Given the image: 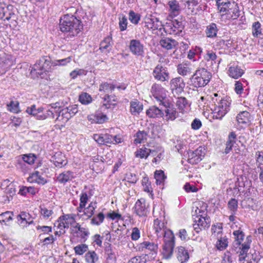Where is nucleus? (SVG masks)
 <instances>
[{
  "label": "nucleus",
  "instance_id": "f257e3e1",
  "mask_svg": "<svg viewBox=\"0 0 263 263\" xmlns=\"http://www.w3.org/2000/svg\"><path fill=\"white\" fill-rule=\"evenodd\" d=\"M59 26L61 31L67 33V36L70 37L77 36L83 29L81 21L74 15L69 14L61 18Z\"/></svg>",
  "mask_w": 263,
  "mask_h": 263
},
{
  "label": "nucleus",
  "instance_id": "f03ea898",
  "mask_svg": "<svg viewBox=\"0 0 263 263\" xmlns=\"http://www.w3.org/2000/svg\"><path fill=\"white\" fill-rule=\"evenodd\" d=\"M212 74L204 68H198L191 78L193 85L195 87L205 86L210 81Z\"/></svg>",
  "mask_w": 263,
  "mask_h": 263
},
{
  "label": "nucleus",
  "instance_id": "7ed1b4c3",
  "mask_svg": "<svg viewBox=\"0 0 263 263\" xmlns=\"http://www.w3.org/2000/svg\"><path fill=\"white\" fill-rule=\"evenodd\" d=\"M155 98L159 103V105L162 106L164 108H162L163 112H164L165 118L166 121H173L177 117V112L173 104L170 102L169 100L165 97L159 96L157 95H154Z\"/></svg>",
  "mask_w": 263,
  "mask_h": 263
},
{
  "label": "nucleus",
  "instance_id": "20e7f679",
  "mask_svg": "<svg viewBox=\"0 0 263 263\" xmlns=\"http://www.w3.org/2000/svg\"><path fill=\"white\" fill-rule=\"evenodd\" d=\"M222 223H219L217 225L213 226L211 229L212 236L217 237V241L216 242V248L218 250L222 251L226 249L228 245L227 238L225 236L222 237Z\"/></svg>",
  "mask_w": 263,
  "mask_h": 263
},
{
  "label": "nucleus",
  "instance_id": "39448f33",
  "mask_svg": "<svg viewBox=\"0 0 263 263\" xmlns=\"http://www.w3.org/2000/svg\"><path fill=\"white\" fill-rule=\"evenodd\" d=\"M164 245L163 247V255L165 259H169L172 256L174 248V236L172 231L165 233Z\"/></svg>",
  "mask_w": 263,
  "mask_h": 263
},
{
  "label": "nucleus",
  "instance_id": "423d86ee",
  "mask_svg": "<svg viewBox=\"0 0 263 263\" xmlns=\"http://www.w3.org/2000/svg\"><path fill=\"white\" fill-rule=\"evenodd\" d=\"M52 61L50 57L43 56L36 61L31 72H32L37 70L50 71L52 66Z\"/></svg>",
  "mask_w": 263,
  "mask_h": 263
},
{
  "label": "nucleus",
  "instance_id": "0eeeda50",
  "mask_svg": "<svg viewBox=\"0 0 263 263\" xmlns=\"http://www.w3.org/2000/svg\"><path fill=\"white\" fill-rule=\"evenodd\" d=\"M183 29L182 23L177 20H174L170 22L166 23L164 31L171 34L179 35Z\"/></svg>",
  "mask_w": 263,
  "mask_h": 263
},
{
  "label": "nucleus",
  "instance_id": "6e6552de",
  "mask_svg": "<svg viewBox=\"0 0 263 263\" xmlns=\"http://www.w3.org/2000/svg\"><path fill=\"white\" fill-rule=\"evenodd\" d=\"M153 75L155 79L161 82L168 81L170 79L169 73L166 68L161 65H158L155 67Z\"/></svg>",
  "mask_w": 263,
  "mask_h": 263
},
{
  "label": "nucleus",
  "instance_id": "1a4fd4ad",
  "mask_svg": "<svg viewBox=\"0 0 263 263\" xmlns=\"http://www.w3.org/2000/svg\"><path fill=\"white\" fill-rule=\"evenodd\" d=\"M170 85L173 93L179 95L183 91L185 83L181 77H177L171 81Z\"/></svg>",
  "mask_w": 263,
  "mask_h": 263
},
{
  "label": "nucleus",
  "instance_id": "9d476101",
  "mask_svg": "<svg viewBox=\"0 0 263 263\" xmlns=\"http://www.w3.org/2000/svg\"><path fill=\"white\" fill-rule=\"evenodd\" d=\"M203 148L199 147L194 151L189 153L188 162L192 164L199 163L204 156V153L202 152Z\"/></svg>",
  "mask_w": 263,
  "mask_h": 263
},
{
  "label": "nucleus",
  "instance_id": "9b49d317",
  "mask_svg": "<svg viewBox=\"0 0 263 263\" xmlns=\"http://www.w3.org/2000/svg\"><path fill=\"white\" fill-rule=\"evenodd\" d=\"M145 27L148 29H152L153 30H161V29H163V28H164V26L162 24V22L159 21L158 18L155 16L147 18L145 20Z\"/></svg>",
  "mask_w": 263,
  "mask_h": 263
},
{
  "label": "nucleus",
  "instance_id": "f8f14e48",
  "mask_svg": "<svg viewBox=\"0 0 263 263\" xmlns=\"http://www.w3.org/2000/svg\"><path fill=\"white\" fill-rule=\"evenodd\" d=\"M129 49L130 51L136 55H141L144 52L143 45L137 40H132L130 41Z\"/></svg>",
  "mask_w": 263,
  "mask_h": 263
},
{
  "label": "nucleus",
  "instance_id": "ddd939ff",
  "mask_svg": "<svg viewBox=\"0 0 263 263\" xmlns=\"http://www.w3.org/2000/svg\"><path fill=\"white\" fill-rule=\"evenodd\" d=\"M135 213L139 216H145L147 213V210L145 208L144 200L141 199L137 200L134 206Z\"/></svg>",
  "mask_w": 263,
  "mask_h": 263
},
{
  "label": "nucleus",
  "instance_id": "4468645a",
  "mask_svg": "<svg viewBox=\"0 0 263 263\" xmlns=\"http://www.w3.org/2000/svg\"><path fill=\"white\" fill-rule=\"evenodd\" d=\"M52 158L54 165L60 168L66 165L68 163L66 157L61 152L56 153Z\"/></svg>",
  "mask_w": 263,
  "mask_h": 263
},
{
  "label": "nucleus",
  "instance_id": "2eb2a0df",
  "mask_svg": "<svg viewBox=\"0 0 263 263\" xmlns=\"http://www.w3.org/2000/svg\"><path fill=\"white\" fill-rule=\"evenodd\" d=\"M13 64V60L10 55L0 58V69L4 72L8 70Z\"/></svg>",
  "mask_w": 263,
  "mask_h": 263
},
{
  "label": "nucleus",
  "instance_id": "dca6fc26",
  "mask_svg": "<svg viewBox=\"0 0 263 263\" xmlns=\"http://www.w3.org/2000/svg\"><path fill=\"white\" fill-rule=\"evenodd\" d=\"M16 9H15L12 5H8L5 7V13L4 21H16L17 19V15L15 12Z\"/></svg>",
  "mask_w": 263,
  "mask_h": 263
},
{
  "label": "nucleus",
  "instance_id": "f3484780",
  "mask_svg": "<svg viewBox=\"0 0 263 263\" xmlns=\"http://www.w3.org/2000/svg\"><path fill=\"white\" fill-rule=\"evenodd\" d=\"M74 178V173L70 171H67L60 174L57 179L59 182L65 184L66 182L71 181Z\"/></svg>",
  "mask_w": 263,
  "mask_h": 263
},
{
  "label": "nucleus",
  "instance_id": "a211bd4d",
  "mask_svg": "<svg viewBox=\"0 0 263 263\" xmlns=\"http://www.w3.org/2000/svg\"><path fill=\"white\" fill-rule=\"evenodd\" d=\"M146 115L149 118H159L164 115L162 111V108H159L156 106L150 107L146 111Z\"/></svg>",
  "mask_w": 263,
  "mask_h": 263
},
{
  "label": "nucleus",
  "instance_id": "6ab92c4d",
  "mask_svg": "<svg viewBox=\"0 0 263 263\" xmlns=\"http://www.w3.org/2000/svg\"><path fill=\"white\" fill-rule=\"evenodd\" d=\"M164 223H162L160 220L158 219H156L154 221V230H155V233L157 235V236L159 237L161 236H164L165 235V233H167L164 229Z\"/></svg>",
  "mask_w": 263,
  "mask_h": 263
},
{
  "label": "nucleus",
  "instance_id": "aec40b11",
  "mask_svg": "<svg viewBox=\"0 0 263 263\" xmlns=\"http://www.w3.org/2000/svg\"><path fill=\"white\" fill-rule=\"evenodd\" d=\"M140 248L142 250L146 249L152 252V255L155 256L157 253L158 246V245L152 242L144 241L140 244Z\"/></svg>",
  "mask_w": 263,
  "mask_h": 263
},
{
  "label": "nucleus",
  "instance_id": "412c9836",
  "mask_svg": "<svg viewBox=\"0 0 263 263\" xmlns=\"http://www.w3.org/2000/svg\"><path fill=\"white\" fill-rule=\"evenodd\" d=\"M160 44L167 50L173 49L177 45V42L174 39L164 37L160 41Z\"/></svg>",
  "mask_w": 263,
  "mask_h": 263
},
{
  "label": "nucleus",
  "instance_id": "4be33fe9",
  "mask_svg": "<svg viewBox=\"0 0 263 263\" xmlns=\"http://www.w3.org/2000/svg\"><path fill=\"white\" fill-rule=\"evenodd\" d=\"M229 76L235 79H238L243 74V70L241 69L238 66H231L229 67Z\"/></svg>",
  "mask_w": 263,
  "mask_h": 263
},
{
  "label": "nucleus",
  "instance_id": "5701e85b",
  "mask_svg": "<svg viewBox=\"0 0 263 263\" xmlns=\"http://www.w3.org/2000/svg\"><path fill=\"white\" fill-rule=\"evenodd\" d=\"M236 119L239 124L247 125L250 122V114L247 111H241L237 115Z\"/></svg>",
  "mask_w": 263,
  "mask_h": 263
},
{
  "label": "nucleus",
  "instance_id": "b1692460",
  "mask_svg": "<svg viewBox=\"0 0 263 263\" xmlns=\"http://www.w3.org/2000/svg\"><path fill=\"white\" fill-rule=\"evenodd\" d=\"M177 258L181 263H184L189 259V252L183 247H178Z\"/></svg>",
  "mask_w": 263,
  "mask_h": 263
},
{
  "label": "nucleus",
  "instance_id": "393cba45",
  "mask_svg": "<svg viewBox=\"0 0 263 263\" xmlns=\"http://www.w3.org/2000/svg\"><path fill=\"white\" fill-rule=\"evenodd\" d=\"M168 5L170 7L171 15L174 16H177L181 11V8L178 2L176 0H172L168 2Z\"/></svg>",
  "mask_w": 263,
  "mask_h": 263
},
{
  "label": "nucleus",
  "instance_id": "a878e982",
  "mask_svg": "<svg viewBox=\"0 0 263 263\" xmlns=\"http://www.w3.org/2000/svg\"><path fill=\"white\" fill-rule=\"evenodd\" d=\"M236 138V135L234 132H231L229 135L228 140L226 143V147L224 150V153L227 154H228L232 148L234 144L235 143Z\"/></svg>",
  "mask_w": 263,
  "mask_h": 263
},
{
  "label": "nucleus",
  "instance_id": "bb28decb",
  "mask_svg": "<svg viewBox=\"0 0 263 263\" xmlns=\"http://www.w3.org/2000/svg\"><path fill=\"white\" fill-rule=\"evenodd\" d=\"M112 37L108 36L102 41L100 45V50L102 52L109 51L111 49Z\"/></svg>",
  "mask_w": 263,
  "mask_h": 263
},
{
  "label": "nucleus",
  "instance_id": "cd10ccee",
  "mask_svg": "<svg viewBox=\"0 0 263 263\" xmlns=\"http://www.w3.org/2000/svg\"><path fill=\"white\" fill-rule=\"evenodd\" d=\"M130 104V112L132 115H138L143 109V105L137 100L132 101Z\"/></svg>",
  "mask_w": 263,
  "mask_h": 263
},
{
  "label": "nucleus",
  "instance_id": "c85d7f7f",
  "mask_svg": "<svg viewBox=\"0 0 263 263\" xmlns=\"http://www.w3.org/2000/svg\"><path fill=\"white\" fill-rule=\"evenodd\" d=\"M217 31L218 29L216 24L212 23L206 27L205 32L207 37L212 38L216 36Z\"/></svg>",
  "mask_w": 263,
  "mask_h": 263
},
{
  "label": "nucleus",
  "instance_id": "c756f323",
  "mask_svg": "<svg viewBox=\"0 0 263 263\" xmlns=\"http://www.w3.org/2000/svg\"><path fill=\"white\" fill-rule=\"evenodd\" d=\"M247 242H245L241 245V248H240L241 249L240 255L242 256L243 259H245L247 256V252L250 248V243L251 242L250 236L247 237Z\"/></svg>",
  "mask_w": 263,
  "mask_h": 263
},
{
  "label": "nucleus",
  "instance_id": "7c9ffc66",
  "mask_svg": "<svg viewBox=\"0 0 263 263\" xmlns=\"http://www.w3.org/2000/svg\"><path fill=\"white\" fill-rule=\"evenodd\" d=\"M198 219L196 220V223H197V226L201 227V228L205 229L210 227V217H197Z\"/></svg>",
  "mask_w": 263,
  "mask_h": 263
},
{
  "label": "nucleus",
  "instance_id": "2f4dec72",
  "mask_svg": "<svg viewBox=\"0 0 263 263\" xmlns=\"http://www.w3.org/2000/svg\"><path fill=\"white\" fill-rule=\"evenodd\" d=\"M154 152L152 149L147 148L146 147H142L138 149L135 152V156L136 157L140 158H146L151 154V152Z\"/></svg>",
  "mask_w": 263,
  "mask_h": 263
},
{
  "label": "nucleus",
  "instance_id": "473e14b6",
  "mask_svg": "<svg viewBox=\"0 0 263 263\" xmlns=\"http://www.w3.org/2000/svg\"><path fill=\"white\" fill-rule=\"evenodd\" d=\"M231 11L229 14L230 15V17L233 19H237L240 15V11L238 4L235 2H233V3L231 4Z\"/></svg>",
  "mask_w": 263,
  "mask_h": 263
},
{
  "label": "nucleus",
  "instance_id": "72a5a7b5",
  "mask_svg": "<svg viewBox=\"0 0 263 263\" xmlns=\"http://www.w3.org/2000/svg\"><path fill=\"white\" fill-rule=\"evenodd\" d=\"M17 221H21L22 222L25 221V224H30L33 222V221L31 219L30 215L27 212H22L20 214L17 216Z\"/></svg>",
  "mask_w": 263,
  "mask_h": 263
},
{
  "label": "nucleus",
  "instance_id": "f704fd0d",
  "mask_svg": "<svg viewBox=\"0 0 263 263\" xmlns=\"http://www.w3.org/2000/svg\"><path fill=\"white\" fill-rule=\"evenodd\" d=\"M177 71L179 74L185 76L191 73V69L186 63L180 64L177 66Z\"/></svg>",
  "mask_w": 263,
  "mask_h": 263
},
{
  "label": "nucleus",
  "instance_id": "c9c22d12",
  "mask_svg": "<svg viewBox=\"0 0 263 263\" xmlns=\"http://www.w3.org/2000/svg\"><path fill=\"white\" fill-rule=\"evenodd\" d=\"M103 100L106 103H104L103 106H105L106 108H108L109 107L107 106V105H116L115 102L118 101V98L115 95H109L108 94L104 96Z\"/></svg>",
  "mask_w": 263,
  "mask_h": 263
},
{
  "label": "nucleus",
  "instance_id": "e433bc0d",
  "mask_svg": "<svg viewBox=\"0 0 263 263\" xmlns=\"http://www.w3.org/2000/svg\"><path fill=\"white\" fill-rule=\"evenodd\" d=\"M227 110H223L218 106H216L212 112V117L213 119H221L222 117L227 114Z\"/></svg>",
  "mask_w": 263,
  "mask_h": 263
},
{
  "label": "nucleus",
  "instance_id": "4c0bfd02",
  "mask_svg": "<svg viewBox=\"0 0 263 263\" xmlns=\"http://www.w3.org/2000/svg\"><path fill=\"white\" fill-rule=\"evenodd\" d=\"M147 134L145 131H138L135 136L134 142L136 144L143 143L146 140Z\"/></svg>",
  "mask_w": 263,
  "mask_h": 263
},
{
  "label": "nucleus",
  "instance_id": "58836bf2",
  "mask_svg": "<svg viewBox=\"0 0 263 263\" xmlns=\"http://www.w3.org/2000/svg\"><path fill=\"white\" fill-rule=\"evenodd\" d=\"M21 159L25 163H27L29 165L34 164L36 156L33 154H28L22 155Z\"/></svg>",
  "mask_w": 263,
  "mask_h": 263
},
{
  "label": "nucleus",
  "instance_id": "ea45409f",
  "mask_svg": "<svg viewBox=\"0 0 263 263\" xmlns=\"http://www.w3.org/2000/svg\"><path fill=\"white\" fill-rule=\"evenodd\" d=\"M128 24L127 18L123 14L119 16V27L120 31H125L127 29Z\"/></svg>",
  "mask_w": 263,
  "mask_h": 263
},
{
  "label": "nucleus",
  "instance_id": "a19ab883",
  "mask_svg": "<svg viewBox=\"0 0 263 263\" xmlns=\"http://www.w3.org/2000/svg\"><path fill=\"white\" fill-rule=\"evenodd\" d=\"M96 202H91L88 206L85 209L84 215L87 217V219L91 218L94 214V211L96 208Z\"/></svg>",
  "mask_w": 263,
  "mask_h": 263
},
{
  "label": "nucleus",
  "instance_id": "79ce46f5",
  "mask_svg": "<svg viewBox=\"0 0 263 263\" xmlns=\"http://www.w3.org/2000/svg\"><path fill=\"white\" fill-rule=\"evenodd\" d=\"M233 235L235 236L234 245L238 247L241 245V242L243 240L245 234L242 231L237 230L234 231Z\"/></svg>",
  "mask_w": 263,
  "mask_h": 263
},
{
  "label": "nucleus",
  "instance_id": "37998d69",
  "mask_svg": "<svg viewBox=\"0 0 263 263\" xmlns=\"http://www.w3.org/2000/svg\"><path fill=\"white\" fill-rule=\"evenodd\" d=\"M115 88V86L113 84H109L107 82L102 83L99 87V91H103L106 93L111 92Z\"/></svg>",
  "mask_w": 263,
  "mask_h": 263
},
{
  "label": "nucleus",
  "instance_id": "c03bdc74",
  "mask_svg": "<svg viewBox=\"0 0 263 263\" xmlns=\"http://www.w3.org/2000/svg\"><path fill=\"white\" fill-rule=\"evenodd\" d=\"M231 103V100L229 98L222 99L218 103V107L222 108L223 110H227V112L229 110V107Z\"/></svg>",
  "mask_w": 263,
  "mask_h": 263
},
{
  "label": "nucleus",
  "instance_id": "a18cd8bd",
  "mask_svg": "<svg viewBox=\"0 0 263 263\" xmlns=\"http://www.w3.org/2000/svg\"><path fill=\"white\" fill-rule=\"evenodd\" d=\"M104 218V215L103 213L100 212L93 217V218L91 219V223L93 225L99 226L101 223L103 222Z\"/></svg>",
  "mask_w": 263,
  "mask_h": 263
},
{
  "label": "nucleus",
  "instance_id": "49530a36",
  "mask_svg": "<svg viewBox=\"0 0 263 263\" xmlns=\"http://www.w3.org/2000/svg\"><path fill=\"white\" fill-rule=\"evenodd\" d=\"M30 178L32 179V180L37 182L38 183L45 184L46 181L40 174L39 172L35 171L31 174Z\"/></svg>",
  "mask_w": 263,
  "mask_h": 263
},
{
  "label": "nucleus",
  "instance_id": "de8ad7c7",
  "mask_svg": "<svg viewBox=\"0 0 263 263\" xmlns=\"http://www.w3.org/2000/svg\"><path fill=\"white\" fill-rule=\"evenodd\" d=\"M148 257L147 255L133 257L129 260L128 263H146Z\"/></svg>",
  "mask_w": 263,
  "mask_h": 263
},
{
  "label": "nucleus",
  "instance_id": "09e8293b",
  "mask_svg": "<svg viewBox=\"0 0 263 263\" xmlns=\"http://www.w3.org/2000/svg\"><path fill=\"white\" fill-rule=\"evenodd\" d=\"M105 254L107 255V259L110 260L111 261H115L116 259V256L115 252L113 251L110 245L105 248Z\"/></svg>",
  "mask_w": 263,
  "mask_h": 263
},
{
  "label": "nucleus",
  "instance_id": "8fccbe9b",
  "mask_svg": "<svg viewBox=\"0 0 263 263\" xmlns=\"http://www.w3.org/2000/svg\"><path fill=\"white\" fill-rule=\"evenodd\" d=\"M128 14V18L130 22L135 25L138 24L140 20V14L135 13L132 10L129 11Z\"/></svg>",
  "mask_w": 263,
  "mask_h": 263
},
{
  "label": "nucleus",
  "instance_id": "3c124183",
  "mask_svg": "<svg viewBox=\"0 0 263 263\" xmlns=\"http://www.w3.org/2000/svg\"><path fill=\"white\" fill-rule=\"evenodd\" d=\"M252 33L254 36L257 37L261 34V25L259 22H256L252 25Z\"/></svg>",
  "mask_w": 263,
  "mask_h": 263
},
{
  "label": "nucleus",
  "instance_id": "603ef678",
  "mask_svg": "<svg viewBox=\"0 0 263 263\" xmlns=\"http://www.w3.org/2000/svg\"><path fill=\"white\" fill-rule=\"evenodd\" d=\"M187 105V101L184 97L178 98L176 101V106L178 109L182 111Z\"/></svg>",
  "mask_w": 263,
  "mask_h": 263
},
{
  "label": "nucleus",
  "instance_id": "864d4df0",
  "mask_svg": "<svg viewBox=\"0 0 263 263\" xmlns=\"http://www.w3.org/2000/svg\"><path fill=\"white\" fill-rule=\"evenodd\" d=\"M80 102L83 104H88L92 101V98L90 95L84 92L79 96Z\"/></svg>",
  "mask_w": 263,
  "mask_h": 263
},
{
  "label": "nucleus",
  "instance_id": "5fc2aeb1",
  "mask_svg": "<svg viewBox=\"0 0 263 263\" xmlns=\"http://www.w3.org/2000/svg\"><path fill=\"white\" fill-rule=\"evenodd\" d=\"M233 3V2L231 3H228L226 5H218V9L220 12L223 13L222 15L224 14H229L230 11H231V4Z\"/></svg>",
  "mask_w": 263,
  "mask_h": 263
},
{
  "label": "nucleus",
  "instance_id": "6e6d98bb",
  "mask_svg": "<svg viewBox=\"0 0 263 263\" xmlns=\"http://www.w3.org/2000/svg\"><path fill=\"white\" fill-rule=\"evenodd\" d=\"M155 178L156 180V183L160 184L164 181L166 177L162 171H156L155 173Z\"/></svg>",
  "mask_w": 263,
  "mask_h": 263
},
{
  "label": "nucleus",
  "instance_id": "4d7b16f0",
  "mask_svg": "<svg viewBox=\"0 0 263 263\" xmlns=\"http://www.w3.org/2000/svg\"><path fill=\"white\" fill-rule=\"evenodd\" d=\"M86 261L88 263H95L98 260L97 254L94 252H88L85 255Z\"/></svg>",
  "mask_w": 263,
  "mask_h": 263
},
{
  "label": "nucleus",
  "instance_id": "13d9d810",
  "mask_svg": "<svg viewBox=\"0 0 263 263\" xmlns=\"http://www.w3.org/2000/svg\"><path fill=\"white\" fill-rule=\"evenodd\" d=\"M88 246L86 244L79 245L74 248L75 253L78 255H82L88 250Z\"/></svg>",
  "mask_w": 263,
  "mask_h": 263
},
{
  "label": "nucleus",
  "instance_id": "bf43d9fd",
  "mask_svg": "<svg viewBox=\"0 0 263 263\" xmlns=\"http://www.w3.org/2000/svg\"><path fill=\"white\" fill-rule=\"evenodd\" d=\"M71 58L70 57L58 60H54L52 61V65L53 67L55 66H65L67 63H69L71 61Z\"/></svg>",
  "mask_w": 263,
  "mask_h": 263
},
{
  "label": "nucleus",
  "instance_id": "052dcab7",
  "mask_svg": "<svg viewBox=\"0 0 263 263\" xmlns=\"http://www.w3.org/2000/svg\"><path fill=\"white\" fill-rule=\"evenodd\" d=\"M142 184L143 186L144 191L152 193L153 192L151 186V183L149 182L148 178L147 177H143L142 180Z\"/></svg>",
  "mask_w": 263,
  "mask_h": 263
},
{
  "label": "nucleus",
  "instance_id": "680f3d73",
  "mask_svg": "<svg viewBox=\"0 0 263 263\" xmlns=\"http://www.w3.org/2000/svg\"><path fill=\"white\" fill-rule=\"evenodd\" d=\"M23 161L21 159V157L17 159L16 164V167L17 169L21 170L23 172L26 173L28 171L29 168L26 166Z\"/></svg>",
  "mask_w": 263,
  "mask_h": 263
},
{
  "label": "nucleus",
  "instance_id": "e2e57ef3",
  "mask_svg": "<svg viewBox=\"0 0 263 263\" xmlns=\"http://www.w3.org/2000/svg\"><path fill=\"white\" fill-rule=\"evenodd\" d=\"M60 221L69 222V224H72L75 222L74 215L72 214H66L61 216L59 218Z\"/></svg>",
  "mask_w": 263,
  "mask_h": 263
},
{
  "label": "nucleus",
  "instance_id": "0e129e2a",
  "mask_svg": "<svg viewBox=\"0 0 263 263\" xmlns=\"http://www.w3.org/2000/svg\"><path fill=\"white\" fill-rule=\"evenodd\" d=\"M183 3L185 7H187L188 9H193L194 7L196 6L198 4V0H180Z\"/></svg>",
  "mask_w": 263,
  "mask_h": 263
},
{
  "label": "nucleus",
  "instance_id": "69168bd1",
  "mask_svg": "<svg viewBox=\"0 0 263 263\" xmlns=\"http://www.w3.org/2000/svg\"><path fill=\"white\" fill-rule=\"evenodd\" d=\"M125 180L129 183H136L138 180V177L135 174L129 172L126 174Z\"/></svg>",
  "mask_w": 263,
  "mask_h": 263
},
{
  "label": "nucleus",
  "instance_id": "338daca9",
  "mask_svg": "<svg viewBox=\"0 0 263 263\" xmlns=\"http://www.w3.org/2000/svg\"><path fill=\"white\" fill-rule=\"evenodd\" d=\"M18 102L12 101L7 105L8 109L11 112H17L18 110Z\"/></svg>",
  "mask_w": 263,
  "mask_h": 263
},
{
  "label": "nucleus",
  "instance_id": "774afa93",
  "mask_svg": "<svg viewBox=\"0 0 263 263\" xmlns=\"http://www.w3.org/2000/svg\"><path fill=\"white\" fill-rule=\"evenodd\" d=\"M228 205L229 209L231 211L235 212L237 211L238 208V201L235 198H232L228 202Z\"/></svg>",
  "mask_w": 263,
  "mask_h": 263
}]
</instances>
